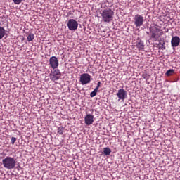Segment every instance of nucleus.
<instances>
[{
  "label": "nucleus",
  "mask_w": 180,
  "mask_h": 180,
  "mask_svg": "<svg viewBox=\"0 0 180 180\" xmlns=\"http://www.w3.org/2000/svg\"><path fill=\"white\" fill-rule=\"evenodd\" d=\"M100 14L104 23H110L113 20L115 12L111 8H107L106 9L101 10Z\"/></svg>",
  "instance_id": "obj_1"
},
{
  "label": "nucleus",
  "mask_w": 180,
  "mask_h": 180,
  "mask_svg": "<svg viewBox=\"0 0 180 180\" xmlns=\"http://www.w3.org/2000/svg\"><path fill=\"white\" fill-rule=\"evenodd\" d=\"M3 166L6 169H13L16 167V159L13 157L7 156L2 160Z\"/></svg>",
  "instance_id": "obj_2"
},
{
  "label": "nucleus",
  "mask_w": 180,
  "mask_h": 180,
  "mask_svg": "<svg viewBox=\"0 0 180 180\" xmlns=\"http://www.w3.org/2000/svg\"><path fill=\"white\" fill-rule=\"evenodd\" d=\"M147 34H150L151 39H155V40H158L164 34V31L160 28L155 27L150 28V32H147Z\"/></svg>",
  "instance_id": "obj_3"
},
{
  "label": "nucleus",
  "mask_w": 180,
  "mask_h": 180,
  "mask_svg": "<svg viewBox=\"0 0 180 180\" xmlns=\"http://www.w3.org/2000/svg\"><path fill=\"white\" fill-rule=\"evenodd\" d=\"M51 81H58L61 78V72L58 69H53L49 74Z\"/></svg>",
  "instance_id": "obj_4"
},
{
  "label": "nucleus",
  "mask_w": 180,
  "mask_h": 180,
  "mask_svg": "<svg viewBox=\"0 0 180 180\" xmlns=\"http://www.w3.org/2000/svg\"><path fill=\"white\" fill-rule=\"evenodd\" d=\"M91 78L89 74L88 73H83L80 76L79 82H81L82 85H86V84H90Z\"/></svg>",
  "instance_id": "obj_5"
},
{
  "label": "nucleus",
  "mask_w": 180,
  "mask_h": 180,
  "mask_svg": "<svg viewBox=\"0 0 180 180\" xmlns=\"http://www.w3.org/2000/svg\"><path fill=\"white\" fill-rule=\"evenodd\" d=\"M68 27L69 30L75 32L78 29V22L75 19H70L68 22Z\"/></svg>",
  "instance_id": "obj_6"
},
{
  "label": "nucleus",
  "mask_w": 180,
  "mask_h": 180,
  "mask_svg": "<svg viewBox=\"0 0 180 180\" xmlns=\"http://www.w3.org/2000/svg\"><path fill=\"white\" fill-rule=\"evenodd\" d=\"M134 20V25L135 26H136V27H140L141 26H143L144 23V18L139 14L135 15Z\"/></svg>",
  "instance_id": "obj_7"
},
{
  "label": "nucleus",
  "mask_w": 180,
  "mask_h": 180,
  "mask_svg": "<svg viewBox=\"0 0 180 180\" xmlns=\"http://www.w3.org/2000/svg\"><path fill=\"white\" fill-rule=\"evenodd\" d=\"M117 96L120 100L124 101V99L127 98V91L124 89H119L117 93Z\"/></svg>",
  "instance_id": "obj_8"
},
{
  "label": "nucleus",
  "mask_w": 180,
  "mask_h": 180,
  "mask_svg": "<svg viewBox=\"0 0 180 180\" xmlns=\"http://www.w3.org/2000/svg\"><path fill=\"white\" fill-rule=\"evenodd\" d=\"M49 64L53 68V70H56L57 67H58V59L56 56H52L49 59Z\"/></svg>",
  "instance_id": "obj_9"
},
{
  "label": "nucleus",
  "mask_w": 180,
  "mask_h": 180,
  "mask_svg": "<svg viewBox=\"0 0 180 180\" xmlns=\"http://www.w3.org/2000/svg\"><path fill=\"white\" fill-rule=\"evenodd\" d=\"M85 124L87 126H91L94 123V115L91 114H87L86 116L84 117Z\"/></svg>",
  "instance_id": "obj_10"
},
{
  "label": "nucleus",
  "mask_w": 180,
  "mask_h": 180,
  "mask_svg": "<svg viewBox=\"0 0 180 180\" xmlns=\"http://www.w3.org/2000/svg\"><path fill=\"white\" fill-rule=\"evenodd\" d=\"M180 44V38L178 36L173 37L171 40L172 47H178Z\"/></svg>",
  "instance_id": "obj_11"
},
{
  "label": "nucleus",
  "mask_w": 180,
  "mask_h": 180,
  "mask_svg": "<svg viewBox=\"0 0 180 180\" xmlns=\"http://www.w3.org/2000/svg\"><path fill=\"white\" fill-rule=\"evenodd\" d=\"M136 47L138 48V50L139 51H141L143 50H144V41H143L142 40L140 39V38L137 39V41L136 42Z\"/></svg>",
  "instance_id": "obj_12"
},
{
  "label": "nucleus",
  "mask_w": 180,
  "mask_h": 180,
  "mask_svg": "<svg viewBox=\"0 0 180 180\" xmlns=\"http://www.w3.org/2000/svg\"><path fill=\"white\" fill-rule=\"evenodd\" d=\"M5 37V29L0 26V40L4 39V37Z\"/></svg>",
  "instance_id": "obj_13"
},
{
  "label": "nucleus",
  "mask_w": 180,
  "mask_h": 180,
  "mask_svg": "<svg viewBox=\"0 0 180 180\" xmlns=\"http://www.w3.org/2000/svg\"><path fill=\"white\" fill-rule=\"evenodd\" d=\"M110 153H112V150H110L109 148H103L104 155H110Z\"/></svg>",
  "instance_id": "obj_14"
},
{
  "label": "nucleus",
  "mask_w": 180,
  "mask_h": 180,
  "mask_svg": "<svg viewBox=\"0 0 180 180\" xmlns=\"http://www.w3.org/2000/svg\"><path fill=\"white\" fill-rule=\"evenodd\" d=\"M27 40L28 41H33V40H34V34L32 33H30V34H28L27 37Z\"/></svg>",
  "instance_id": "obj_15"
},
{
  "label": "nucleus",
  "mask_w": 180,
  "mask_h": 180,
  "mask_svg": "<svg viewBox=\"0 0 180 180\" xmlns=\"http://www.w3.org/2000/svg\"><path fill=\"white\" fill-rule=\"evenodd\" d=\"M96 94H98V90L94 89V90L90 93L91 98H94V97L96 96Z\"/></svg>",
  "instance_id": "obj_16"
},
{
  "label": "nucleus",
  "mask_w": 180,
  "mask_h": 180,
  "mask_svg": "<svg viewBox=\"0 0 180 180\" xmlns=\"http://www.w3.org/2000/svg\"><path fill=\"white\" fill-rule=\"evenodd\" d=\"M63 133H64V127H59L58 128V134H63Z\"/></svg>",
  "instance_id": "obj_17"
},
{
  "label": "nucleus",
  "mask_w": 180,
  "mask_h": 180,
  "mask_svg": "<svg viewBox=\"0 0 180 180\" xmlns=\"http://www.w3.org/2000/svg\"><path fill=\"white\" fill-rule=\"evenodd\" d=\"M173 73H174V69H170V70L167 71L166 75L167 77H171V75H172Z\"/></svg>",
  "instance_id": "obj_18"
},
{
  "label": "nucleus",
  "mask_w": 180,
  "mask_h": 180,
  "mask_svg": "<svg viewBox=\"0 0 180 180\" xmlns=\"http://www.w3.org/2000/svg\"><path fill=\"white\" fill-rule=\"evenodd\" d=\"M142 77L144 79H150V75L147 73H143L142 75Z\"/></svg>",
  "instance_id": "obj_19"
},
{
  "label": "nucleus",
  "mask_w": 180,
  "mask_h": 180,
  "mask_svg": "<svg viewBox=\"0 0 180 180\" xmlns=\"http://www.w3.org/2000/svg\"><path fill=\"white\" fill-rule=\"evenodd\" d=\"M13 1L15 5H19V4H21L23 0H13Z\"/></svg>",
  "instance_id": "obj_20"
},
{
  "label": "nucleus",
  "mask_w": 180,
  "mask_h": 180,
  "mask_svg": "<svg viewBox=\"0 0 180 180\" xmlns=\"http://www.w3.org/2000/svg\"><path fill=\"white\" fill-rule=\"evenodd\" d=\"M17 139L15 137H11V144H15L16 142Z\"/></svg>",
  "instance_id": "obj_21"
},
{
  "label": "nucleus",
  "mask_w": 180,
  "mask_h": 180,
  "mask_svg": "<svg viewBox=\"0 0 180 180\" xmlns=\"http://www.w3.org/2000/svg\"><path fill=\"white\" fill-rule=\"evenodd\" d=\"M101 82H98L96 87L94 89H96L98 91L99 88H101Z\"/></svg>",
  "instance_id": "obj_22"
},
{
  "label": "nucleus",
  "mask_w": 180,
  "mask_h": 180,
  "mask_svg": "<svg viewBox=\"0 0 180 180\" xmlns=\"http://www.w3.org/2000/svg\"><path fill=\"white\" fill-rule=\"evenodd\" d=\"M164 44H165V43H163L162 46L160 47L161 50H165V46H164Z\"/></svg>",
  "instance_id": "obj_23"
}]
</instances>
